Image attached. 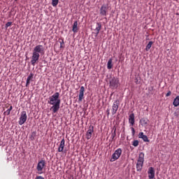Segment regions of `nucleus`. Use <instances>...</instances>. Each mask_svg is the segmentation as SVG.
<instances>
[{
    "label": "nucleus",
    "instance_id": "obj_1",
    "mask_svg": "<svg viewBox=\"0 0 179 179\" xmlns=\"http://www.w3.org/2000/svg\"><path fill=\"white\" fill-rule=\"evenodd\" d=\"M48 104L52 106L50 108V111H52V114H55L58 113L59 110V107L61 106V99H59V92H56L53 95L49 97L48 101Z\"/></svg>",
    "mask_w": 179,
    "mask_h": 179
},
{
    "label": "nucleus",
    "instance_id": "obj_2",
    "mask_svg": "<svg viewBox=\"0 0 179 179\" xmlns=\"http://www.w3.org/2000/svg\"><path fill=\"white\" fill-rule=\"evenodd\" d=\"M44 52V46H43V45H37L34 48L31 58V64L33 66L36 65V62H38L40 55H43Z\"/></svg>",
    "mask_w": 179,
    "mask_h": 179
},
{
    "label": "nucleus",
    "instance_id": "obj_3",
    "mask_svg": "<svg viewBox=\"0 0 179 179\" xmlns=\"http://www.w3.org/2000/svg\"><path fill=\"white\" fill-rule=\"evenodd\" d=\"M143 162H145V154L143 152H140L136 164L137 171H141L142 170V167H143Z\"/></svg>",
    "mask_w": 179,
    "mask_h": 179
},
{
    "label": "nucleus",
    "instance_id": "obj_4",
    "mask_svg": "<svg viewBox=\"0 0 179 179\" xmlns=\"http://www.w3.org/2000/svg\"><path fill=\"white\" fill-rule=\"evenodd\" d=\"M121 155H122V150L121 148H117L112 155L110 162H115V160H118L120 157H121Z\"/></svg>",
    "mask_w": 179,
    "mask_h": 179
},
{
    "label": "nucleus",
    "instance_id": "obj_5",
    "mask_svg": "<svg viewBox=\"0 0 179 179\" xmlns=\"http://www.w3.org/2000/svg\"><path fill=\"white\" fill-rule=\"evenodd\" d=\"M45 169V160L41 159L38 162L36 170L38 171V174H43V170Z\"/></svg>",
    "mask_w": 179,
    "mask_h": 179
},
{
    "label": "nucleus",
    "instance_id": "obj_6",
    "mask_svg": "<svg viewBox=\"0 0 179 179\" xmlns=\"http://www.w3.org/2000/svg\"><path fill=\"white\" fill-rule=\"evenodd\" d=\"M118 85H120V80L115 77L112 78L109 81V86L110 89H117V87H118Z\"/></svg>",
    "mask_w": 179,
    "mask_h": 179
},
{
    "label": "nucleus",
    "instance_id": "obj_7",
    "mask_svg": "<svg viewBox=\"0 0 179 179\" xmlns=\"http://www.w3.org/2000/svg\"><path fill=\"white\" fill-rule=\"evenodd\" d=\"M118 108H120V101L116 100L113 102L112 106V115H115V114H117Z\"/></svg>",
    "mask_w": 179,
    "mask_h": 179
},
{
    "label": "nucleus",
    "instance_id": "obj_8",
    "mask_svg": "<svg viewBox=\"0 0 179 179\" xmlns=\"http://www.w3.org/2000/svg\"><path fill=\"white\" fill-rule=\"evenodd\" d=\"M26 121H27V113H26V111H22L20 117L19 124L23 125V124H24Z\"/></svg>",
    "mask_w": 179,
    "mask_h": 179
},
{
    "label": "nucleus",
    "instance_id": "obj_9",
    "mask_svg": "<svg viewBox=\"0 0 179 179\" xmlns=\"http://www.w3.org/2000/svg\"><path fill=\"white\" fill-rule=\"evenodd\" d=\"M108 10V4H103L100 8V15L102 16H107V12Z\"/></svg>",
    "mask_w": 179,
    "mask_h": 179
},
{
    "label": "nucleus",
    "instance_id": "obj_10",
    "mask_svg": "<svg viewBox=\"0 0 179 179\" xmlns=\"http://www.w3.org/2000/svg\"><path fill=\"white\" fill-rule=\"evenodd\" d=\"M94 131V127L93 126H90L86 133V138L88 141L89 139L92 138V135H93Z\"/></svg>",
    "mask_w": 179,
    "mask_h": 179
},
{
    "label": "nucleus",
    "instance_id": "obj_11",
    "mask_svg": "<svg viewBox=\"0 0 179 179\" xmlns=\"http://www.w3.org/2000/svg\"><path fill=\"white\" fill-rule=\"evenodd\" d=\"M148 173L149 179H156L155 178V169L153 167H150Z\"/></svg>",
    "mask_w": 179,
    "mask_h": 179
},
{
    "label": "nucleus",
    "instance_id": "obj_12",
    "mask_svg": "<svg viewBox=\"0 0 179 179\" xmlns=\"http://www.w3.org/2000/svg\"><path fill=\"white\" fill-rule=\"evenodd\" d=\"M84 96H85V87L82 86L80 88V94H79V98H78L79 101H82L83 100Z\"/></svg>",
    "mask_w": 179,
    "mask_h": 179
},
{
    "label": "nucleus",
    "instance_id": "obj_13",
    "mask_svg": "<svg viewBox=\"0 0 179 179\" xmlns=\"http://www.w3.org/2000/svg\"><path fill=\"white\" fill-rule=\"evenodd\" d=\"M129 123L131 125V127H134V125H135V115L134 113L129 115Z\"/></svg>",
    "mask_w": 179,
    "mask_h": 179
},
{
    "label": "nucleus",
    "instance_id": "obj_14",
    "mask_svg": "<svg viewBox=\"0 0 179 179\" xmlns=\"http://www.w3.org/2000/svg\"><path fill=\"white\" fill-rule=\"evenodd\" d=\"M64 148H65V138H62L58 148V152H64Z\"/></svg>",
    "mask_w": 179,
    "mask_h": 179
},
{
    "label": "nucleus",
    "instance_id": "obj_15",
    "mask_svg": "<svg viewBox=\"0 0 179 179\" xmlns=\"http://www.w3.org/2000/svg\"><path fill=\"white\" fill-rule=\"evenodd\" d=\"M34 76V74H33V73H30L29 76L27 77V83H26L27 87H29V86H30V80H33Z\"/></svg>",
    "mask_w": 179,
    "mask_h": 179
},
{
    "label": "nucleus",
    "instance_id": "obj_16",
    "mask_svg": "<svg viewBox=\"0 0 179 179\" xmlns=\"http://www.w3.org/2000/svg\"><path fill=\"white\" fill-rule=\"evenodd\" d=\"M78 30L79 28L78 27V21H75L73 24L72 31H73L74 34H76L78 33Z\"/></svg>",
    "mask_w": 179,
    "mask_h": 179
},
{
    "label": "nucleus",
    "instance_id": "obj_17",
    "mask_svg": "<svg viewBox=\"0 0 179 179\" xmlns=\"http://www.w3.org/2000/svg\"><path fill=\"white\" fill-rule=\"evenodd\" d=\"M174 107H178L179 106V96H177L173 103Z\"/></svg>",
    "mask_w": 179,
    "mask_h": 179
},
{
    "label": "nucleus",
    "instance_id": "obj_18",
    "mask_svg": "<svg viewBox=\"0 0 179 179\" xmlns=\"http://www.w3.org/2000/svg\"><path fill=\"white\" fill-rule=\"evenodd\" d=\"M13 108V107L12 106H9V108L3 113L4 115H9Z\"/></svg>",
    "mask_w": 179,
    "mask_h": 179
},
{
    "label": "nucleus",
    "instance_id": "obj_19",
    "mask_svg": "<svg viewBox=\"0 0 179 179\" xmlns=\"http://www.w3.org/2000/svg\"><path fill=\"white\" fill-rule=\"evenodd\" d=\"M140 122L141 123V125H148V122H149V120L148 119L142 118L140 120Z\"/></svg>",
    "mask_w": 179,
    "mask_h": 179
},
{
    "label": "nucleus",
    "instance_id": "obj_20",
    "mask_svg": "<svg viewBox=\"0 0 179 179\" xmlns=\"http://www.w3.org/2000/svg\"><path fill=\"white\" fill-rule=\"evenodd\" d=\"M108 69H111L113 68V59H110L107 64Z\"/></svg>",
    "mask_w": 179,
    "mask_h": 179
},
{
    "label": "nucleus",
    "instance_id": "obj_21",
    "mask_svg": "<svg viewBox=\"0 0 179 179\" xmlns=\"http://www.w3.org/2000/svg\"><path fill=\"white\" fill-rule=\"evenodd\" d=\"M96 24H97V27L95 29V31L100 33V30H101V23L97 22Z\"/></svg>",
    "mask_w": 179,
    "mask_h": 179
},
{
    "label": "nucleus",
    "instance_id": "obj_22",
    "mask_svg": "<svg viewBox=\"0 0 179 179\" xmlns=\"http://www.w3.org/2000/svg\"><path fill=\"white\" fill-rule=\"evenodd\" d=\"M153 44V41H150L148 44L146 45L145 51H149L150 48H152V45Z\"/></svg>",
    "mask_w": 179,
    "mask_h": 179
},
{
    "label": "nucleus",
    "instance_id": "obj_23",
    "mask_svg": "<svg viewBox=\"0 0 179 179\" xmlns=\"http://www.w3.org/2000/svg\"><path fill=\"white\" fill-rule=\"evenodd\" d=\"M116 131H117V129H115L113 133H112V134H111V139H112V141H114V139L115 138V136H117Z\"/></svg>",
    "mask_w": 179,
    "mask_h": 179
},
{
    "label": "nucleus",
    "instance_id": "obj_24",
    "mask_svg": "<svg viewBox=\"0 0 179 179\" xmlns=\"http://www.w3.org/2000/svg\"><path fill=\"white\" fill-rule=\"evenodd\" d=\"M58 2H59V0H52V5L55 8L57 5H58Z\"/></svg>",
    "mask_w": 179,
    "mask_h": 179
},
{
    "label": "nucleus",
    "instance_id": "obj_25",
    "mask_svg": "<svg viewBox=\"0 0 179 179\" xmlns=\"http://www.w3.org/2000/svg\"><path fill=\"white\" fill-rule=\"evenodd\" d=\"M132 145L133 146H134V148H136L137 146L139 145V141L138 140H135L133 141Z\"/></svg>",
    "mask_w": 179,
    "mask_h": 179
},
{
    "label": "nucleus",
    "instance_id": "obj_26",
    "mask_svg": "<svg viewBox=\"0 0 179 179\" xmlns=\"http://www.w3.org/2000/svg\"><path fill=\"white\" fill-rule=\"evenodd\" d=\"M141 139H143V141L144 142H150L149 138H148V136H145L142 137Z\"/></svg>",
    "mask_w": 179,
    "mask_h": 179
},
{
    "label": "nucleus",
    "instance_id": "obj_27",
    "mask_svg": "<svg viewBox=\"0 0 179 179\" xmlns=\"http://www.w3.org/2000/svg\"><path fill=\"white\" fill-rule=\"evenodd\" d=\"M12 26V22H8L6 24V29H8V27H10Z\"/></svg>",
    "mask_w": 179,
    "mask_h": 179
},
{
    "label": "nucleus",
    "instance_id": "obj_28",
    "mask_svg": "<svg viewBox=\"0 0 179 179\" xmlns=\"http://www.w3.org/2000/svg\"><path fill=\"white\" fill-rule=\"evenodd\" d=\"M145 135H144L143 134V132H140L139 134H138V138H140V139H142V138H143V136H145Z\"/></svg>",
    "mask_w": 179,
    "mask_h": 179
},
{
    "label": "nucleus",
    "instance_id": "obj_29",
    "mask_svg": "<svg viewBox=\"0 0 179 179\" xmlns=\"http://www.w3.org/2000/svg\"><path fill=\"white\" fill-rule=\"evenodd\" d=\"M131 130L132 136H135V128L131 127Z\"/></svg>",
    "mask_w": 179,
    "mask_h": 179
},
{
    "label": "nucleus",
    "instance_id": "obj_30",
    "mask_svg": "<svg viewBox=\"0 0 179 179\" xmlns=\"http://www.w3.org/2000/svg\"><path fill=\"white\" fill-rule=\"evenodd\" d=\"M169 96H171V91H169L166 94V97H169Z\"/></svg>",
    "mask_w": 179,
    "mask_h": 179
},
{
    "label": "nucleus",
    "instance_id": "obj_31",
    "mask_svg": "<svg viewBox=\"0 0 179 179\" xmlns=\"http://www.w3.org/2000/svg\"><path fill=\"white\" fill-rule=\"evenodd\" d=\"M59 43H60V44H62V45L64 44V39H62V41H60Z\"/></svg>",
    "mask_w": 179,
    "mask_h": 179
},
{
    "label": "nucleus",
    "instance_id": "obj_32",
    "mask_svg": "<svg viewBox=\"0 0 179 179\" xmlns=\"http://www.w3.org/2000/svg\"><path fill=\"white\" fill-rule=\"evenodd\" d=\"M99 33H100V32H98V31H96V37H97V36H99Z\"/></svg>",
    "mask_w": 179,
    "mask_h": 179
},
{
    "label": "nucleus",
    "instance_id": "obj_33",
    "mask_svg": "<svg viewBox=\"0 0 179 179\" xmlns=\"http://www.w3.org/2000/svg\"><path fill=\"white\" fill-rule=\"evenodd\" d=\"M60 48H64V46H62V44H60Z\"/></svg>",
    "mask_w": 179,
    "mask_h": 179
},
{
    "label": "nucleus",
    "instance_id": "obj_34",
    "mask_svg": "<svg viewBox=\"0 0 179 179\" xmlns=\"http://www.w3.org/2000/svg\"><path fill=\"white\" fill-rule=\"evenodd\" d=\"M108 115H110V111L107 110Z\"/></svg>",
    "mask_w": 179,
    "mask_h": 179
},
{
    "label": "nucleus",
    "instance_id": "obj_35",
    "mask_svg": "<svg viewBox=\"0 0 179 179\" xmlns=\"http://www.w3.org/2000/svg\"><path fill=\"white\" fill-rule=\"evenodd\" d=\"M15 1H17V0H15Z\"/></svg>",
    "mask_w": 179,
    "mask_h": 179
}]
</instances>
